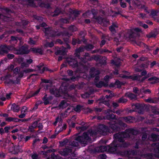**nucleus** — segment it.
Returning <instances> with one entry per match:
<instances>
[{"instance_id":"24","label":"nucleus","mask_w":159,"mask_h":159,"mask_svg":"<svg viewBox=\"0 0 159 159\" xmlns=\"http://www.w3.org/2000/svg\"><path fill=\"white\" fill-rule=\"evenodd\" d=\"M54 45V43L53 42H47L45 46L47 47H49L50 48L52 47Z\"/></svg>"},{"instance_id":"50","label":"nucleus","mask_w":159,"mask_h":159,"mask_svg":"<svg viewBox=\"0 0 159 159\" xmlns=\"http://www.w3.org/2000/svg\"><path fill=\"white\" fill-rule=\"evenodd\" d=\"M40 25L41 27H45L47 26V24L45 22H42Z\"/></svg>"},{"instance_id":"43","label":"nucleus","mask_w":159,"mask_h":159,"mask_svg":"<svg viewBox=\"0 0 159 159\" xmlns=\"http://www.w3.org/2000/svg\"><path fill=\"white\" fill-rule=\"evenodd\" d=\"M11 93H10L8 94H7L6 95V98L7 99H9L11 98L10 96L12 94Z\"/></svg>"},{"instance_id":"8","label":"nucleus","mask_w":159,"mask_h":159,"mask_svg":"<svg viewBox=\"0 0 159 159\" xmlns=\"http://www.w3.org/2000/svg\"><path fill=\"white\" fill-rule=\"evenodd\" d=\"M22 38L21 37H19L14 36H11V41L14 42L15 43H17L18 40L21 41Z\"/></svg>"},{"instance_id":"54","label":"nucleus","mask_w":159,"mask_h":159,"mask_svg":"<svg viewBox=\"0 0 159 159\" xmlns=\"http://www.w3.org/2000/svg\"><path fill=\"white\" fill-rule=\"evenodd\" d=\"M55 56H59L60 55V49H58L57 51L55 52Z\"/></svg>"},{"instance_id":"58","label":"nucleus","mask_w":159,"mask_h":159,"mask_svg":"<svg viewBox=\"0 0 159 159\" xmlns=\"http://www.w3.org/2000/svg\"><path fill=\"white\" fill-rule=\"evenodd\" d=\"M110 78V77L109 76H106L104 78V80L106 81H107Z\"/></svg>"},{"instance_id":"44","label":"nucleus","mask_w":159,"mask_h":159,"mask_svg":"<svg viewBox=\"0 0 159 159\" xmlns=\"http://www.w3.org/2000/svg\"><path fill=\"white\" fill-rule=\"evenodd\" d=\"M33 62L32 59H27L26 60V62L27 63L29 64V65H30V64H31Z\"/></svg>"},{"instance_id":"64","label":"nucleus","mask_w":159,"mask_h":159,"mask_svg":"<svg viewBox=\"0 0 159 159\" xmlns=\"http://www.w3.org/2000/svg\"><path fill=\"white\" fill-rule=\"evenodd\" d=\"M2 116L3 117H5L6 118L8 117L9 116V115L7 114H6V113H3V115H2Z\"/></svg>"},{"instance_id":"60","label":"nucleus","mask_w":159,"mask_h":159,"mask_svg":"<svg viewBox=\"0 0 159 159\" xmlns=\"http://www.w3.org/2000/svg\"><path fill=\"white\" fill-rule=\"evenodd\" d=\"M0 98L1 99V100H2V101H5L7 99L4 96H2L1 97H0Z\"/></svg>"},{"instance_id":"32","label":"nucleus","mask_w":159,"mask_h":159,"mask_svg":"<svg viewBox=\"0 0 159 159\" xmlns=\"http://www.w3.org/2000/svg\"><path fill=\"white\" fill-rule=\"evenodd\" d=\"M7 56L8 59H11L14 57L15 56L13 54L9 53L7 55Z\"/></svg>"},{"instance_id":"59","label":"nucleus","mask_w":159,"mask_h":159,"mask_svg":"<svg viewBox=\"0 0 159 159\" xmlns=\"http://www.w3.org/2000/svg\"><path fill=\"white\" fill-rule=\"evenodd\" d=\"M7 125V123L5 122H2L0 124V126L1 127H3Z\"/></svg>"},{"instance_id":"37","label":"nucleus","mask_w":159,"mask_h":159,"mask_svg":"<svg viewBox=\"0 0 159 159\" xmlns=\"http://www.w3.org/2000/svg\"><path fill=\"white\" fill-rule=\"evenodd\" d=\"M60 119L59 116H58L56 118L55 121L54 122L53 125H56L58 122H60L59 121V120Z\"/></svg>"},{"instance_id":"25","label":"nucleus","mask_w":159,"mask_h":159,"mask_svg":"<svg viewBox=\"0 0 159 159\" xmlns=\"http://www.w3.org/2000/svg\"><path fill=\"white\" fill-rule=\"evenodd\" d=\"M44 64L43 63H41L36 66L38 71L42 69V67L44 66Z\"/></svg>"},{"instance_id":"16","label":"nucleus","mask_w":159,"mask_h":159,"mask_svg":"<svg viewBox=\"0 0 159 159\" xmlns=\"http://www.w3.org/2000/svg\"><path fill=\"white\" fill-rule=\"evenodd\" d=\"M60 14V9L56 10L53 12L52 14V16L53 17H55Z\"/></svg>"},{"instance_id":"48","label":"nucleus","mask_w":159,"mask_h":159,"mask_svg":"<svg viewBox=\"0 0 159 159\" xmlns=\"http://www.w3.org/2000/svg\"><path fill=\"white\" fill-rule=\"evenodd\" d=\"M5 133L4 129L2 128H1L0 129V134L1 135H2Z\"/></svg>"},{"instance_id":"11","label":"nucleus","mask_w":159,"mask_h":159,"mask_svg":"<svg viewBox=\"0 0 159 159\" xmlns=\"http://www.w3.org/2000/svg\"><path fill=\"white\" fill-rule=\"evenodd\" d=\"M55 152V150L53 149H50L47 150L46 151H43L41 152L43 155L44 156H47L48 153L51 152Z\"/></svg>"},{"instance_id":"18","label":"nucleus","mask_w":159,"mask_h":159,"mask_svg":"<svg viewBox=\"0 0 159 159\" xmlns=\"http://www.w3.org/2000/svg\"><path fill=\"white\" fill-rule=\"evenodd\" d=\"M50 70L47 67H44L43 68L41 69L39 71V73L41 74H43L44 73L45 71H50Z\"/></svg>"},{"instance_id":"23","label":"nucleus","mask_w":159,"mask_h":159,"mask_svg":"<svg viewBox=\"0 0 159 159\" xmlns=\"http://www.w3.org/2000/svg\"><path fill=\"white\" fill-rule=\"evenodd\" d=\"M109 147H107L105 146H102L100 148V152H104L105 151H107V149L108 148H109Z\"/></svg>"},{"instance_id":"30","label":"nucleus","mask_w":159,"mask_h":159,"mask_svg":"<svg viewBox=\"0 0 159 159\" xmlns=\"http://www.w3.org/2000/svg\"><path fill=\"white\" fill-rule=\"evenodd\" d=\"M28 43L30 45H34L35 44L36 41L33 40L31 38H30L28 41Z\"/></svg>"},{"instance_id":"10","label":"nucleus","mask_w":159,"mask_h":159,"mask_svg":"<svg viewBox=\"0 0 159 159\" xmlns=\"http://www.w3.org/2000/svg\"><path fill=\"white\" fill-rule=\"evenodd\" d=\"M47 94H45L44 96L42 98V100L43 101L44 105H46L49 104V101L47 97Z\"/></svg>"},{"instance_id":"1","label":"nucleus","mask_w":159,"mask_h":159,"mask_svg":"<svg viewBox=\"0 0 159 159\" xmlns=\"http://www.w3.org/2000/svg\"><path fill=\"white\" fill-rule=\"evenodd\" d=\"M43 31L45 35L49 37H53L56 36H60V32H57L52 30V28L49 27L44 28Z\"/></svg>"},{"instance_id":"63","label":"nucleus","mask_w":159,"mask_h":159,"mask_svg":"<svg viewBox=\"0 0 159 159\" xmlns=\"http://www.w3.org/2000/svg\"><path fill=\"white\" fill-rule=\"evenodd\" d=\"M18 131V129H13L11 131V132L12 133H16Z\"/></svg>"},{"instance_id":"36","label":"nucleus","mask_w":159,"mask_h":159,"mask_svg":"<svg viewBox=\"0 0 159 159\" xmlns=\"http://www.w3.org/2000/svg\"><path fill=\"white\" fill-rule=\"evenodd\" d=\"M139 25L144 28H148V26L147 25L145 24H143L142 22H139Z\"/></svg>"},{"instance_id":"34","label":"nucleus","mask_w":159,"mask_h":159,"mask_svg":"<svg viewBox=\"0 0 159 159\" xmlns=\"http://www.w3.org/2000/svg\"><path fill=\"white\" fill-rule=\"evenodd\" d=\"M43 125L42 123H39V125L37 126V127H38L39 129L38 131V132L39 130H42L43 129Z\"/></svg>"},{"instance_id":"47","label":"nucleus","mask_w":159,"mask_h":159,"mask_svg":"<svg viewBox=\"0 0 159 159\" xmlns=\"http://www.w3.org/2000/svg\"><path fill=\"white\" fill-rule=\"evenodd\" d=\"M52 84H45L44 87L45 88H46L47 89H49V88H50L51 87Z\"/></svg>"},{"instance_id":"13","label":"nucleus","mask_w":159,"mask_h":159,"mask_svg":"<svg viewBox=\"0 0 159 159\" xmlns=\"http://www.w3.org/2000/svg\"><path fill=\"white\" fill-rule=\"evenodd\" d=\"M149 80L151 81V84H154L159 82V79L157 78L156 77H153L152 78H150Z\"/></svg>"},{"instance_id":"39","label":"nucleus","mask_w":159,"mask_h":159,"mask_svg":"<svg viewBox=\"0 0 159 159\" xmlns=\"http://www.w3.org/2000/svg\"><path fill=\"white\" fill-rule=\"evenodd\" d=\"M4 10L7 13H9L11 12V10L7 7L5 8Z\"/></svg>"},{"instance_id":"28","label":"nucleus","mask_w":159,"mask_h":159,"mask_svg":"<svg viewBox=\"0 0 159 159\" xmlns=\"http://www.w3.org/2000/svg\"><path fill=\"white\" fill-rule=\"evenodd\" d=\"M40 91V89H39L36 90L35 92L33 93L31 96L29 97H28V98H30L31 97H34L36 95H37L39 92Z\"/></svg>"},{"instance_id":"4","label":"nucleus","mask_w":159,"mask_h":159,"mask_svg":"<svg viewBox=\"0 0 159 159\" xmlns=\"http://www.w3.org/2000/svg\"><path fill=\"white\" fill-rule=\"evenodd\" d=\"M49 92L51 94L54 95L56 97H60V88L58 89L53 88L50 89Z\"/></svg>"},{"instance_id":"6","label":"nucleus","mask_w":159,"mask_h":159,"mask_svg":"<svg viewBox=\"0 0 159 159\" xmlns=\"http://www.w3.org/2000/svg\"><path fill=\"white\" fill-rule=\"evenodd\" d=\"M24 59L23 58H20L18 59V61L19 63L22 62L21 63L20 67L23 69L25 67H28L29 66V64L27 63L26 62H23Z\"/></svg>"},{"instance_id":"27","label":"nucleus","mask_w":159,"mask_h":159,"mask_svg":"<svg viewBox=\"0 0 159 159\" xmlns=\"http://www.w3.org/2000/svg\"><path fill=\"white\" fill-rule=\"evenodd\" d=\"M35 70L32 69H27L25 70H24V71L25 73H29L31 72H34L35 71Z\"/></svg>"},{"instance_id":"7","label":"nucleus","mask_w":159,"mask_h":159,"mask_svg":"<svg viewBox=\"0 0 159 159\" xmlns=\"http://www.w3.org/2000/svg\"><path fill=\"white\" fill-rule=\"evenodd\" d=\"M11 109L14 112H18L20 110V107L18 105L13 103L11 106Z\"/></svg>"},{"instance_id":"53","label":"nucleus","mask_w":159,"mask_h":159,"mask_svg":"<svg viewBox=\"0 0 159 159\" xmlns=\"http://www.w3.org/2000/svg\"><path fill=\"white\" fill-rule=\"evenodd\" d=\"M14 66L12 65H11L9 68V70L11 71H13V70L14 69Z\"/></svg>"},{"instance_id":"15","label":"nucleus","mask_w":159,"mask_h":159,"mask_svg":"<svg viewBox=\"0 0 159 159\" xmlns=\"http://www.w3.org/2000/svg\"><path fill=\"white\" fill-rule=\"evenodd\" d=\"M117 26L116 25L113 24L110 26L109 29L111 32L114 33L115 32L116 29L117 28Z\"/></svg>"},{"instance_id":"52","label":"nucleus","mask_w":159,"mask_h":159,"mask_svg":"<svg viewBox=\"0 0 159 159\" xmlns=\"http://www.w3.org/2000/svg\"><path fill=\"white\" fill-rule=\"evenodd\" d=\"M31 137L29 136H26L25 138V142H27L28 140L30 139L31 138Z\"/></svg>"},{"instance_id":"49","label":"nucleus","mask_w":159,"mask_h":159,"mask_svg":"<svg viewBox=\"0 0 159 159\" xmlns=\"http://www.w3.org/2000/svg\"><path fill=\"white\" fill-rule=\"evenodd\" d=\"M46 4L43 2H41L39 4V6L41 7H46Z\"/></svg>"},{"instance_id":"57","label":"nucleus","mask_w":159,"mask_h":159,"mask_svg":"<svg viewBox=\"0 0 159 159\" xmlns=\"http://www.w3.org/2000/svg\"><path fill=\"white\" fill-rule=\"evenodd\" d=\"M16 31L18 32L19 33H23V30H22L20 29H17Z\"/></svg>"},{"instance_id":"12","label":"nucleus","mask_w":159,"mask_h":159,"mask_svg":"<svg viewBox=\"0 0 159 159\" xmlns=\"http://www.w3.org/2000/svg\"><path fill=\"white\" fill-rule=\"evenodd\" d=\"M59 125H58L59 127ZM60 133V129H59V128L58 127L56 128L55 129V133L54 134L51 135V139H54L56 138V136L57 134H59Z\"/></svg>"},{"instance_id":"51","label":"nucleus","mask_w":159,"mask_h":159,"mask_svg":"<svg viewBox=\"0 0 159 159\" xmlns=\"http://www.w3.org/2000/svg\"><path fill=\"white\" fill-rule=\"evenodd\" d=\"M25 116V113L21 114L19 115L18 117L20 118H23Z\"/></svg>"},{"instance_id":"5","label":"nucleus","mask_w":159,"mask_h":159,"mask_svg":"<svg viewBox=\"0 0 159 159\" xmlns=\"http://www.w3.org/2000/svg\"><path fill=\"white\" fill-rule=\"evenodd\" d=\"M30 51L34 53H39L40 55L43 54V50L40 48H33L30 49Z\"/></svg>"},{"instance_id":"45","label":"nucleus","mask_w":159,"mask_h":159,"mask_svg":"<svg viewBox=\"0 0 159 159\" xmlns=\"http://www.w3.org/2000/svg\"><path fill=\"white\" fill-rule=\"evenodd\" d=\"M5 153L2 152H0V157L4 158L5 157Z\"/></svg>"},{"instance_id":"56","label":"nucleus","mask_w":159,"mask_h":159,"mask_svg":"<svg viewBox=\"0 0 159 159\" xmlns=\"http://www.w3.org/2000/svg\"><path fill=\"white\" fill-rule=\"evenodd\" d=\"M120 5L121 7L124 8L126 7V5L125 3L121 2L120 3Z\"/></svg>"},{"instance_id":"42","label":"nucleus","mask_w":159,"mask_h":159,"mask_svg":"<svg viewBox=\"0 0 159 159\" xmlns=\"http://www.w3.org/2000/svg\"><path fill=\"white\" fill-rule=\"evenodd\" d=\"M48 141V139L46 137H44L43 139V143L45 144L47 143Z\"/></svg>"},{"instance_id":"20","label":"nucleus","mask_w":159,"mask_h":159,"mask_svg":"<svg viewBox=\"0 0 159 159\" xmlns=\"http://www.w3.org/2000/svg\"><path fill=\"white\" fill-rule=\"evenodd\" d=\"M20 69L18 67L15 68L13 70V73L15 75H16L19 73Z\"/></svg>"},{"instance_id":"2","label":"nucleus","mask_w":159,"mask_h":159,"mask_svg":"<svg viewBox=\"0 0 159 159\" xmlns=\"http://www.w3.org/2000/svg\"><path fill=\"white\" fill-rule=\"evenodd\" d=\"M17 54L24 55L26 54L29 53L30 51L28 49L27 46L22 45L19 48L16 50Z\"/></svg>"},{"instance_id":"22","label":"nucleus","mask_w":159,"mask_h":159,"mask_svg":"<svg viewBox=\"0 0 159 159\" xmlns=\"http://www.w3.org/2000/svg\"><path fill=\"white\" fill-rule=\"evenodd\" d=\"M25 73L24 71V70H21L20 71L19 73L17 74H18V77H20V78H22L24 76V73Z\"/></svg>"},{"instance_id":"62","label":"nucleus","mask_w":159,"mask_h":159,"mask_svg":"<svg viewBox=\"0 0 159 159\" xmlns=\"http://www.w3.org/2000/svg\"><path fill=\"white\" fill-rule=\"evenodd\" d=\"M20 77H19L18 76L16 77V81H17V82L16 83V84H18L20 82Z\"/></svg>"},{"instance_id":"14","label":"nucleus","mask_w":159,"mask_h":159,"mask_svg":"<svg viewBox=\"0 0 159 159\" xmlns=\"http://www.w3.org/2000/svg\"><path fill=\"white\" fill-rule=\"evenodd\" d=\"M59 157L56 155L54 152H53L51 155L50 157H48L46 159H59Z\"/></svg>"},{"instance_id":"9","label":"nucleus","mask_w":159,"mask_h":159,"mask_svg":"<svg viewBox=\"0 0 159 159\" xmlns=\"http://www.w3.org/2000/svg\"><path fill=\"white\" fill-rule=\"evenodd\" d=\"M5 120L6 121L8 122L12 121L15 122H18V119L15 117H10L5 118Z\"/></svg>"},{"instance_id":"17","label":"nucleus","mask_w":159,"mask_h":159,"mask_svg":"<svg viewBox=\"0 0 159 159\" xmlns=\"http://www.w3.org/2000/svg\"><path fill=\"white\" fill-rule=\"evenodd\" d=\"M8 18H9L8 17L0 13V19H1L5 21H7V20H8Z\"/></svg>"},{"instance_id":"26","label":"nucleus","mask_w":159,"mask_h":159,"mask_svg":"<svg viewBox=\"0 0 159 159\" xmlns=\"http://www.w3.org/2000/svg\"><path fill=\"white\" fill-rule=\"evenodd\" d=\"M30 118H27V119H18V122L20 123V122H27V121H30Z\"/></svg>"},{"instance_id":"31","label":"nucleus","mask_w":159,"mask_h":159,"mask_svg":"<svg viewBox=\"0 0 159 159\" xmlns=\"http://www.w3.org/2000/svg\"><path fill=\"white\" fill-rule=\"evenodd\" d=\"M5 82L7 84H14L15 83V81L11 79H10L8 80H6Z\"/></svg>"},{"instance_id":"21","label":"nucleus","mask_w":159,"mask_h":159,"mask_svg":"<svg viewBox=\"0 0 159 159\" xmlns=\"http://www.w3.org/2000/svg\"><path fill=\"white\" fill-rule=\"evenodd\" d=\"M126 95L128 97L132 99H134L135 98V95L131 93H126Z\"/></svg>"},{"instance_id":"46","label":"nucleus","mask_w":159,"mask_h":159,"mask_svg":"<svg viewBox=\"0 0 159 159\" xmlns=\"http://www.w3.org/2000/svg\"><path fill=\"white\" fill-rule=\"evenodd\" d=\"M40 140L39 138H37L35 139L33 141V144L34 145L35 143H36L37 142H39Z\"/></svg>"},{"instance_id":"61","label":"nucleus","mask_w":159,"mask_h":159,"mask_svg":"<svg viewBox=\"0 0 159 159\" xmlns=\"http://www.w3.org/2000/svg\"><path fill=\"white\" fill-rule=\"evenodd\" d=\"M66 128V125L64 123L63 124L62 130H63L64 129H65Z\"/></svg>"},{"instance_id":"41","label":"nucleus","mask_w":159,"mask_h":159,"mask_svg":"<svg viewBox=\"0 0 159 159\" xmlns=\"http://www.w3.org/2000/svg\"><path fill=\"white\" fill-rule=\"evenodd\" d=\"M38 124L37 122L35 121L32 123V125L35 128H36Z\"/></svg>"},{"instance_id":"40","label":"nucleus","mask_w":159,"mask_h":159,"mask_svg":"<svg viewBox=\"0 0 159 159\" xmlns=\"http://www.w3.org/2000/svg\"><path fill=\"white\" fill-rule=\"evenodd\" d=\"M31 157L33 159H37L38 155L36 154H34L32 155Z\"/></svg>"},{"instance_id":"19","label":"nucleus","mask_w":159,"mask_h":159,"mask_svg":"<svg viewBox=\"0 0 159 159\" xmlns=\"http://www.w3.org/2000/svg\"><path fill=\"white\" fill-rule=\"evenodd\" d=\"M42 81L44 83H49L51 84H52V80H47L45 79H42Z\"/></svg>"},{"instance_id":"38","label":"nucleus","mask_w":159,"mask_h":159,"mask_svg":"<svg viewBox=\"0 0 159 159\" xmlns=\"http://www.w3.org/2000/svg\"><path fill=\"white\" fill-rule=\"evenodd\" d=\"M103 85L105 86H106V85L104 84L102 82H99V84H96V86L98 88L101 87L102 86H103Z\"/></svg>"},{"instance_id":"33","label":"nucleus","mask_w":159,"mask_h":159,"mask_svg":"<svg viewBox=\"0 0 159 159\" xmlns=\"http://www.w3.org/2000/svg\"><path fill=\"white\" fill-rule=\"evenodd\" d=\"M140 92L141 93H150V91L149 89L144 90L143 89L140 90Z\"/></svg>"},{"instance_id":"55","label":"nucleus","mask_w":159,"mask_h":159,"mask_svg":"<svg viewBox=\"0 0 159 159\" xmlns=\"http://www.w3.org/2000/svg\"><path fill=\"white\" fill-rule=\"evenodd\" d=\"M100 158L102 159H105L106 158V156L105 154H102L100 155Z\"/></svg>"},{"instance_id":"3","label":"nucleus","mask_w":159,"mask_h":159,"mask_svg":"<svg viewBox=\"0 0 159 159\" xmlns=\"http://www.w3.org/2000/svg\"><path fill=\"white\" fill-rule=\"evenodd\" d=\"M10 50L9 46L5 44L1 45L0 47V55H4V54H7Z\"/></svg>"},{"instance_id":"35","label":"nucleus","mask_w":159,"mask_h":159,"mask_svg":"<svg viewBox=\"0 0 159 159\" xmlns=\"http://www.w3.org/2000/svg\"><path fill=\"white\" fill-rule=\"evenodd\" d=\"M11 127L10 126H6L4 127V129L5 130V132L6 133H8L9 130L10 129Z\"/></svg>"},{"instance_id":"29","label":"nucleus","mask_w":159,"mask_h":159,"mask_svg":"<svg viewBox=\"0 0 159 159\" xmlns=\"http://www.w3.org/2000/svg\"><path fill=\"white\" fill-rule=\"evenodd\" d=\"M35 128L32 125L29 126V127L28 131L32 133L34 131V129Z\"/></svg>"}]
</instances>
